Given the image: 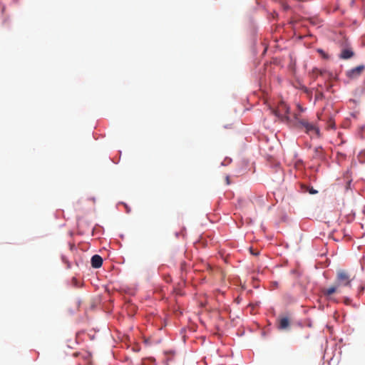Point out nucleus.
<instances>
[{
  "label": "nucleus",
  "instance_id": "2",
  "mask_svg": "<svg viewBox=\"0 0 365 365\" xmlns=\"http://www.w3.org/2000/svg\"><path fill=\"white\" fill-rule=\"evenodd\" d=\"M289 112V107L283 101H281L278 105L277 109L274 110V114L279 118H287V115Z\"/></svg>",
  "mask_w": 365,
  "mask_h": 365
},
{
  "label": "nucleus",
  "instance_id": "7",
  "mask_svg": "<svg viewBox=\"0 0 365 365\" xmlns=\"http://www.w3.org/2000/svg\"><path fill=\"white\" fill-rule=\"evenodd\" d=\"M354 55V52L350 48L344 49V58H351Z\"/></svg>",
  "mask_w": 365,
  "mask_h": 365
},
{
  "label": "nucleus",
  "instance_id": "4",
  "mask_svg": "<svg viewBox=\"0 0 365 365\" xmlns=\"http://www.w3.org/2000/svg\"><path fill=\"white\" fill-rule=\"evenodd\" d=\"M103 259L98 255H95L91 258V265L93 268H99L102 266Z\"/></svg>",
  "mask_w": 365,
  "mask_h": 365
},
{
  "label": "nucleus",
  "instance_id": "6",
  "mask_svg": "<svg viewBox=\"0 0 365 365\" xmlns=\"http://www.w3.org/2000/svg\"><path fill=\"white\" fill-rule=\"evenodd\" d=\"M336 287L332 286L327 289H324L323 292L327 296H330L336 292Z\"/></svg>",
  "mask_w": 365,
  "mask_h": 365
},
{
  "label": "nucleus",
  "instance_id": "10",
  "mask_svg": "<svg viewBox=\"0 0 365 365\" xmlns=\"http://www.w3.org/2000/svg\"><path fill=\"white\" fill-rule=\"evenodd\" d=\"M250 252H251V254H252V255H255V256H257V255H259V252H255V251L252 250V248H250Z\"/></svg>",
  "mask_w": 365,
  "mask_h": 365
},
{
  "label": "nucleus",
  "instance_id": "1",
  "mask_svg": "<svg viewBox=\"0 0 365 365\" xmlns=\"http://www.w3.org/2000/svg\"><path fill=\"white\" fill-rule=\"evenodd\" d=\"M297 125L299 128L304 130V131L312 136H320L319 129L315 125L308 122L307 120L302 119L297 122Z\"/></svg>",
  "mask_w": 365,
  "mask_h": 365
},
{
  "label": "nucleus",
  "instance_id": "11",
  "mask_svg": "<svg viewBox=\"0 0 365 365\" xmlns=\"http://www.w3.org/2000/svg\"><path fill=\"white\" fill-rule=\"evenodd\" d=\"M309 192H310L311 194H316V193L317 192V190H314V189H311V190H309Z\"/></svg>",
  "mask_w": 365,
  "mask_h": 365
},
{
  "label": "nucleus",
  "instance_id": "13",
  "mask_svg": "<svg viewBox=\"0 0 365 365\" xmlns=\"http://www.w3.org/2000/svg\"><path fill=\"white\" fill-rule=\"evenodd\" d=\"M226 181H227V184H230V179H229V177H227V178H226Z\"/></svg>",
  "mask_w": 365,
  "mask_h": 365
},
{
  "label": "nucleus",
  "instance_id": "3",
  "mask_svg": "<svg viewBox=\"0 0 365 365\" xmlns=\"http://www.w3.org/2000/svg\"><path fill=\"white\" fill-rule=\"evenodd\" d=\"M364 66L363 65L359 66L354 68H351L346 71V76L350 79L357 78L363 72Z\"/></svg>",
  "mask_w": 365,
  "mask_h": 365
},
{
  "label": "nucleus",
  "instance_id": "8",
  "mask_svg": "<svg viewBox=\"0 0 365 365\" xmlns=\"http://www.w3.org/2000/svg\"><path fill=\"white\" fill-rule=\"evenodd\" d=\"M328 128H335V123L332 119H330L327 123Z\"/></svg>",
  "mask_w": 365,
  "mask_h": 365
},
{
  "label": "nucleus",
  "instance_id": "5",
  "mask_svg": "<svg viewBox=\"0 0 365 365\" xmlns=\"http://www.w3.org/2000/svg\"><path fill=\"white\" fill-rule=\"evenodd\" d=\"M289 327V319L288 317H282L279 319L278 328L284 330Z\"/></svg>",
  "mask_w": 365,
  "mask_h": 365
},
{
  "label": "nucleus",
  "instance_id": "9",
  "mask_svg": "<svg viewBox=\"0 0 365 365\" xmlns=\"http://www.w3.org/2000/svg\"><path fill=\"white\" fill-rule=\"evenodd\" d=\"M317 51L322 55V57L324 59L329 58L328 55L322 49H318Z\"/></svg>",
  "mask_w": 365,
  "mask_h": 365
},
{
  "label": "nucleus",
  "instance_id": "12",
  "mask_svg": "<svg viewBox=\"0 0 365 365\" xmlns=\"http://www.w3.org/2000/svg\"><path fill=\"white\" fill-rule=\"evenodd\" d=\"M338 277H339V278H341L342 277V272H339Z\"/></svg>",
  "mask_w": 365,
  "mask_h": 365
},
{
  "label": "nucleus",
  "instance_id": "14",
  "mask_svg": "<svg viewBox=\"0 0 365 365\" xmlns=\"http://www.w3.org/2000/svg\"><path fill=\"white\" fill-rule=\"evenodd\" d=\"M339 57H340V58H342V51L340 53V54H339Z\"/></svg>",
  "mask_w": 365,
  "mask_h": 365
}]
</instances>
